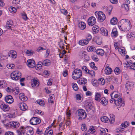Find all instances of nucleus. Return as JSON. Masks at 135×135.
Instances as JSON below:
<instances>
[{
  "mask_svg": "<svg viewBox=\"0 0 135 135\" xmlns=\"http://www.w3.org/2000/svg\"><path fill=\"white\" fill-rule=\"evenodd\" d=\"M110 95L111 98H114V104L116 105L117 107L120 108L124 105V104L122 101V99L116 92L114 91L111 93Z\"/></svg>",
  "mask_w": 135,
  "mask_h": 135,
  "instance_id": "1",
  "label": "nucleus"
},
{
  "mask_svg": "<svg viewBox=\"0 0 135 135\" xmlns=\"http://www.w3.org/2000/svg\"><path fill=\"white\" fill-rule=\"evenodd\" d=\"M118 25L119 27H120L124 31L129 30L131 29V26L130 21L126 19L122 20L118 23Z\"/></svg>",
  "mask_w": 135,
  "mask_h": 135,
  "instance_id": "2",
  "label": "nucleus"
},
{
  "mask_svg": "<svg viewBox=\"0 0 135 135\" xmlns=\"http://www.w3.org/2000/svg\"><path fill=\"white\" fill-rule=\"evenodd\" d=\"M17 132L18 135H32L33 133V129L30 127H22L18 130Z\"/></svg>",
  "mask_w": 135,
  "mask_h": 135,
  "instance_id": "3",
  "label": "nucleus"
},
{
  "mask_svg": "<svg viewBox=\"0 0 135 135\" xmlns=\"http://www.w3.org/2000/svg\"><path fill=\"white\" fill-rule=\"evenodd\" d=\"M82 74L81 70L78 69H76L74 70L73 72L72 77L73 79L77 80L82 76Z\"/></svg>",
  "mask_w": 135,
  "mask_h": 135,
  "instance_id": "4",
  "label": "nucleus"
},
{
  "mask_svg": "<svg viewBox=\"0 0 135 135\" xmlns=\"http://www.w3.org/2000/svg\"><path fill=\"white\" fill-rule=\"evenodd\" d=\"M76 114L79 117L78 118L79 120L84 119L86 117V114L84 110L79 109L76 111Z\"/></svg>",
  "mask_w": 135,
  "mask_h": 135,
  "instance_id": "5",
  "label": "nucleus"
},
{
  "mask_svg": "<svg viewBox=\"0 0 135 135\" xmlns=\"http://www.w3.org/2000/svg\"><path fill=\"white\" fill-rule=\"evenodd\" d=\"M21 73L18 71H16L12 72L11 75V77L12 79L17 80L21 77Z\"/></svg>",
  "mask_w": 135,
  "mask_h": 135,
  "instance_id": "6",
  "label": "nucleus"
},
{
  "mask_svg": "<svg viewBox=\"0 0 135 135\" xmlns=\"http://www.w3.org/2000/svg\"><path fill=\"white\" fill-rule=\"evenodd\" d=\"M95 14L96 16H98V18L101 21H104L105 18V16L102 12L96 11Z\"/></svg>",
  "mask_w": 135,
  "mask_h": 135,
  "instance_id": "7",
  "label": "nucleus"
},
{
  "mask_svg": "<svg viewBox=\"0 0 135 135\" xmlns=\"http://www.w3.org/2000/svg\"><path fill=\"white\" fill-rule=\"evenodd\" d=\"M41 122L40 119L37 117H33L30 121V124L32 125H36L40 123Z\"/></svg>",
  "mask_w": 135,
  "mask_h": 135,
  "instance_id": "8",
  "label": "nucleus"
},
{
  "mask_svg": "<svg viewBox=\"0 0 135 135\" xmlns=\"http://www.w3.org/2000/svg\"><path fill=\"white\" fill-rule=\"evenodd\" d=\"M96 21L95 18L93 16L90 17L88 20V22L89 25L92 26L94 25Z\"/></svg>",
  "mask_w": 135,
  "mask_h": 135,
  "instance_id": "9",
  "label": "nucleus"
},
{
  "mask_svg": "<svg viewBox=\"0 0 135 135\" xmlns=\"http://www.w3.org/2000/svg\"><path fill=\"white\" fill-rule=\"evenodd\" d=\"M26 64L28 67L31 68H34L35 65V61L32 59L28 60L27 61Z\"/></svg>",
  "mask_w": 135,
  "mask_h": 135,
  "instance_id": "10",
  "label": "nucleus"
},
{
  "mask_svg": "<svg viewBox=\"0 0 135 135\" xmlns=\"http://www.w3.org/2000/svg\"><path fill=\"white\" fill-rule=\"evenodd\" d=\"M5 100L6 103L9 104L13 103L14 101L12 97L10 95L6 96L5 98Z\"/></svg>",
  "mask_w": 135,
  "mask_h": 135,
  "instance_id": "11",
  "label": "nucleus"
},
{
  "mask_svg": "<svg viewBox=\"0 0 135 135\" xmlns=\"http://www.w3.org/2000/svg\"><path fill=\"white\" fill-rule=\"evenodd\" d=\"M8 56L14 59L16 58L17 56L16 52L13 50H11L8 52Z\"/></svg>",
  "mask_w": 135,
  "mask_h": 135,
  "instance_id": "12",
  "label": "nucleus"
},
{
  "mask_svg": "<svg viewBox=\"0 0 135 135\" xmlns=\"http://www.w3.org/2000/svg\"><path fill=\"white\" fill-rule=\"evenodd\" d=\"M0 108L4 112L8 111L10 109L9 107L6 105L4 103H2L1 105Z\"/></svg>",
  "mask_w": 135,
  "mask_h": 135,
  "instance_id": "13",
  "label": "nucleus"
},
{
  "mask_svg": "<svg viewBox=\"0 0 135 135\" xmlns=\"http://www.w3.org/2000/svg\"><path fill=\"white\" fill-rule=\"evenodd\" d=\"M31 85L32 87L38 86L39 85V82L38 79L36 78H34L31 81Z\"/></svg>",
  "mask_w": 135,
  "mask_h": 135,
  "instance_id": "14",
  "label": "nucleus"
},
{
  "mask_svg": "<svg viewBox=\"0 0 135 135\" xmlns=\"http://www.w3.org/2000/svg\"><path fill=\"white\" fill-rule=\"evenodd\" d=\"M19 107L20 109L22 111H25L27 109V105L24 103H20L19 104Z\"/></svg>",
  "mask_w": 135,
  "mask_h": 135,
  "instance_id": "15",
  "label": "nucleus"
},
{
  "mask_svg": "<svg viewBox=\"0 0 135 135\" xmlns=\"http://www.w3.org/2000/svg\"><path fill=\"white\" fill-rule=\"evenodd\" d=\"M100 102L104 106L107 105L108 103V100L105 97H103L100 99Z\"/></svg>",
  "mask_w": 135,
  "mask_h": 135,
  "instance_id": "16",
  "label": "nucleus"
},
{
  "mask_svg": "<svg viewBox=\"0 0 135 135\" xmlns=\"http://www.w3.org/2000/svg\"><path fill=\"white\" fill-rule=\"evenodd\" d=\"M107 65L105 67L104 70V71L106 74L108 75L112 73V70L110 67Z\"/></svg>",
  "mask_w": 135,
  "mask_h": 135,
  "instance_id": "17",
  "label": "nucleus"
},
{
  "mask_svg": "<svg viewBox=\"0 0 135 135\" xmlns=\"http://www.w3.org/2000/svg\"><path fill=\"white\" fill-rule=\"evenodd\" d=\"M19 97L21 100L23 101H26L28 99L24 95L23 93H21L19 94Z\"/></svg>",
  "mask_w": 135,
  "mask_h": 135,
  "instance_id": "18",
  "label": "nucleus"
},
{
  "mask_svg": "<svg viewBox=\"0 0 135 135\" xmlns=\"http://www.w3.org/2000/svg\"><path fill=\"white\" fill-rule=\"evenodd\" d=\"M9 125L10 127H13V128H15L18 127L20 126L19 123L17 122H13L10 123Z\"/></svg>",
  "mask_w": 135,
  "mask_h": 135,
  "instance_id": "19",
  "label": "nucleus"
},
{
  "mask_svg": "<svg viewBox=\"0 0 135 135\" xmlns=\"http://www.w3.org/2000/svg\"><path fill=\"white\" fill-rule=\"evenodd\" d=\"M102 34L104 36H107L108 35V31L107 30L103 27H102L100 29Z\"/></svg>",
  "mask_w": 135,
  "mask_h": 135,
  "instance_id": "20",
  "label": "nucleus"
},
{
  "mask_svg": "<svg viewBox=\"0 0 135 135\" xmlns=\"http://www.w3.org/2000/svg\"><path fill=\"white\" fill-rule=\"evenodd\" d=\"M89 42L86 39H83L79 41V44L82 46H84L87 45Z\"/></svg>",
  "mask_w": 135,
  "mask_h": 135,
  "instance_id": "21",
  "label": "nucleus"
},
{
  "mask_svg": "<svg viewBox=\"0 0 135 135\" xmlns=\"http://www.w3.org/2000/svg\"><path fill=\"white\" fill-rule=\"evenodd\" d=\"M93 32L94 34H95L98 33L99 30V27L97 25L94 26L92 28Z\"/></svg>",
  "mask_w": 135,
  "mask_h": 135,
  "instance_id": "22",
  "label": "nucleus"
},
{
  "mask_svg": "<svg viewBox=\"0 0 135 135\" xmlns=\"http://www.w3.org/2000/svg\"><path fill=\"white\" fill-rule=\"evenodd\" d=\"M96 52L98 55L103 56L104 53V51L102 49H98L96 50Z\"/></svg>",
  "mask_w": 135,
  "mask_h": 135,
  "instance_id": "23",
  "label": "nucleus"
},
{
  "mask_svg": "<svg viewBox=\"0 0 135 135\" xmlns=\"http://www.w3.org/2000/svg\"><path fill=\"white\" fill-rule=\"evenodd\" d=\"M13 22L12 20H9L7 22L6 25V28H11V26L13 25Z\"/></svg>",
  "mask_w": 135,
  "mask_h": 135,
  "instance_id": "24",
  "label": "nucleus"
},
{
  "mask_svg": "<svg viewBox=\"0 0 135 135\" xmlns=\"http://www.w3.org/2000/svg\"><path fill=\"white\" fill-rule=\"evenodd\" d=\"M79 26L81 30H84L86 27L85 24L84 22H81L79 23Z\"/></svg>",
  "mask_w": 135,
  "mask_h": 135,
  "instance_id": "25",
  "label": "nucleus"
},
{
  "mask_svg": "<svg viewBox=\"0 0 135 135\" xmlns=\"http://www.w3.org/2000/svg\"><path fill=\"white\" fill-rule=\"evenodd\" d=\"M110 23L111 24L114 25L116 24L117 22V18L113 17L110 20Z\"/></svg>",
  "mask_w": 135,
  "mask_h": 135,
  "instance_id": "26",
  "label": "nucleus"
},
{
  "mask_svg": "<svg viewBox=\"0 0 135 135\" xmlns=\"http://www.w3.org/2000/svg\"><path fill=\"white\" fill-rule=\"evenodd\" d=\"M118 35L117 31L115 29H114L112 30L111 33V35L113 37H116Z\"/></svg>",
  "mask_w": 135,
  "mask_h": 135,
  "instance_id": "27",
  "label": "nucleus"
},
{
  "mask_svg": "<svg viewBox=\"0 0 135 135\" xmlns=\"http://www.w3.org/2000/svg\"><path fill=\"white\" fill-rule=\"evenodd\" d=\"M50 61L49 60H46L43 61V65L48 66L50 65Z\"/></svg>",
  "mask_w": 135,
  "mask_h": 135,
  "instance_id": "28",
  "label": "nucleus"
},
{
  "mask_svg": "<svg viewBox=\"0 0 135 135\" xmlns=\"http://www.w3.org/2000/svg\"><path fill=\"white\" fill-rule=\"evenodd\" d=\"M110 118L109 120V121L110 122V124H112L114 122L115 116L114 115H112L110 116Z\"/></svg>",
  "mask_w": 135,
  "mask_h": 135,
  "instance_id": "29",
  "label": "nucleus"
},
{
  "mask_svg": "<svg viewBox=\"0 0 135 135\" xmlns=\"http://www.w3.org/2000/svg\"><path fill=\"white\" fill-rule=\"evenodd\" d=\"M6 83L5 81H0V86L1 87L4 88L6 86Z\"/></svg>",
  "mask_w": 135,
  "mask_h": 135,
  "instance_id": "30",
  "label": "nucleus"
},
{
  "mask_svg": "<svg viewBox=\"0 0 135 135\" xmlns=\"http://www.w3.org/2000/svg\"><path fill=\"white\" fill-rule=\"evenodd\" d=\"M125 48L123 47H121L118 49V51L123 55L125 54Z\"/></svg>",
  "mask_w": 135,
  "mask_h": 135,
  "instance_id": "31",
  "label": "nucleus"
},
{
  "mask_svg": "<svg viewBox=\"0 0 135 135\" xmlns=\"http://www.w3.org/2000/svg\"><path fill=\"white\" fill-rule=\"evenodd\" d=\"M18 88L17 87L13 88V89L12 93L15 95H17L19 93Z\"/></svg>",
  "mask_w": 135,
  "mask_h": 135,
  "instance_id": "32",
  "label": "nucleus"
},
{
  "mask_svg": "<svg viewBox=\"0 0 135 135\" xmlns=\"http://www.w3.org/2000/svg\"><path fill=\"white\" fill-rule=\"evenodd\" d=\"M123 65L125 67H130L131 65H133V64L129 61H127L124 63Z\"/></svg>",
  "mask_w": 135,
  "mask_h": 135,
  "instance_id": "33",
  "label": "nucleus"
},
{
  "mask_svg": "<svg viewBox=\"0 0 135 135\" xmlns=\"http://www.w3.org/2000/svg\"><path fill=\"white\" fill-rule=\"evenodd\" d=\"M86 108L87 110H90L92 108V106L91 103H87L85 105Z\"/></svg>",
  "mask_w": 135,
  "mask_h": 135,
  "instance_id": "34",
  "label": "nucleus"
},
{
  "mask_svg": "<svg viewBox=\"0 0 135 135\" xmlns=\"http://www.w3.org/2000/svg\"><path fill=\"white\" fill-rule=\"evenodd\" d=\"M95 100L96 101L98 100L101 97V95L100 93H96L95 95Z\"/></svg>",
  "mask_w": 135,
  "mask_h": 135,
  "instance_id": "35",
  "label": "nucleus"
},
{
  "mask_svg": "<svg viewBox=\"0 0 135 135\" xmlns=\"http://www.w3.org/2000/svg\"><path fill=\"white\" fill-rule=\"evenodd\" d=\"M9 10L11 13H15L17 9L16 8L11 7L9 8Z\"/></svg>",
  "mask_w": 135,
  "mask_h": 135,
  "instance_id": "36",
  "label": "nucleus"
},
{
  "mask_svg": "<svg viewBox=\"0 0 135 135\" xmlns=\"http://www.w3.org/2000/svg\"><path fill=\"white\" fill-rule=\"evenodd\" d=\"M101 121L103 122H107L109 121V118L107 117L106 116H104L102 117L101 118Z\"/></svg>",
  "mask_w": 135,
  "mask_h": 135,
  "instance_id": "37",
  "label": "nucleus"
},
{
  "mask_svg": "<svg viewBox=\"0 0 135 135\" xmlns=\"http://www.w3.org/2000/svg\"><path fill=\"white\" fill-rule=\"evenodd\" d=\"M87 50L88 51H96L95 48L94 47L92 46H89L87 47Z\"/></svg>",
  "mask_w": 135,
  "mask_h": 135,
  "instance_id": "38",
  "label": "nucleus"
},
{
  "mask_svg": "<svg viewBox=\"0 0 135 135\" xmlns=\"http://www.w3.org/2000/svg\"><path fill=\"white\" fill-rule=\"evenodd\" d=\"M87 73L89 74L92 77H94L95 73L93 70H88V71Z\"/></svg>",
  "mask_w": 135,
  "mask_h": 135,
  "instance_id": "39",
  "label": "nucleus"
},
{
  "mask_svg": "<svg viewBox=\"0 0 135 135\" xmlns=\"http://www.w3.org/2000/svg\"><path fill=\"white\" fill-rule=\"evenodd\" d=\"M25 52L28 55H31L33 54V52L28 50H25Z\"/></svg>",
  "mask_w": 135,
  "mask_h": 135,
  "instance_id": "40",
  "label": "nucleus"
},
{
  "mask_svg": "<svg viewBox=\"0 0 135 135\" xmlns=\"http://www.w3.org/2000/svg\"><path fill=\"white\" fill-rule=\"evenodd\" d=\"M72 86L74 89L75 91H77L78 90V88L76 83H73Z\"/></svg>",
  "mask_w": 135,
  "mask_h": 135,
  "instance_id": "41",
  "label": "nucleus"
},
{
  "mask_svg": "<svg viewBox=\"0 0 135 135\" xmlns=\"http://www.w3.org/2000/svg\"><path fill=\"white\" fill-rule=\"evenodd\" d=\"M120 69L118 67H117L115 68L114 70V72L115 74L118 75L120 73Z\"/></svg>",
  "mask_w": 135,
  "mask_h": 135,
  "instance_id": "42",
  "label": "nucleus"
},
{
  "mask_svg": "<svg viewBox=\"0 0 135 135\" xmlns=\"http://www.w3.org/2000/svg\"><path fill=\"white\" fill-rule=\"evenodd\" d=\"M128 125V124L127 122H125L124 123L121 124V127L122 129H123L126 127Z\"/></svg>",
  "mask_w": 135,
  "mask_h": 135,
  "instance_id": "43",
  "label": "nucleus"
},
{
  "mask_svg": "<svg viewBox=\"0 0 135 135\" xmlns=\"http://www.w3.org/2000/svg\"><path fill=\"white\" fill-rule=\"evenodd\" d=\"M7 68L9 69H13L15 67V65L14 64H8L7 65Z\"/></svg>",
  "mask_w": 135,
  "mask_h": 135,
  "instance_id": "44",
  "label": "nucleus"
},
{
  "mask_svg": "<svg viewBox=\"0 0 135 135\" xmlns=\"http://www.w3.org/2000/svg\"><path fill=\"white\" fill-rule=\"evenodd\" d=\"M89 130L90 131H91L90 133L92 134L95 131L94 127L92 126L90 127Z\"/></svg>",
  "mask_w": 135,
  "mask_h": 135,
  "instance_id": "45",
  "label": "nucleus"
},
{
  "mask_svg": "<svg viewBox=\"0 0 135 135\" xmlns=\"http://www.w3.org/2000/svg\"><path fill=\"white\" fill-rule=\"evenodd\" d=\"M92 58L93 60L94 61H98L99 60V59L97 55H93L92 56Z\"/></svg>",
  "mask_w": 135,
  "mask_h": 135,
  "instance_id": "46",
  "label": "nucleus"
},
{
  "mask_svg": "<svg viewBox=\"0 0 135 135\" xmlns=\"http://www.w3.org/2000/svg\"><path fill=\"white\" fill-rule=\"evenodd\" d=\"M60 11L64 15H66L68 13V12L66 10L64 9H61Z\"/></svg>",
  "mask_w": 135,
  "mask_h": 135,
  "instance_id": "47",
  "label": "nucleus"
},
{
  "mask_svg": "<svg viewBox=\"0 0 135 135\" xmlns=\"http://www.w3.org/2000/svg\"><path fill=\"white\" fill-rule=\"evenodd\" d=\"M36 103L39 104L40 105H42L44 103V102L42 100H37L36 102Z\"/></svg>",
  "mask_w": 135,
  "mask_h": 135,
  "instance_id": "48",
  "label": "nucleus"
},
{
  "mask_svg": "<svg viewBox=\"0 0 135 135\" xmlns=\"http://www.w3.org/2000/svg\"><path fill=\"white\" fill-rule=\"evenodd\" d=\"M81 129L83 131H85L87 130V128L86 125L85 124H82V125Z\"/></svg>",
  "mask_w": 135,
  "mask_h": 135,
  "instance_id": "49",
  "label": "nucleus"
},
{
  "mask_svg": "<svg viewBox=\"0 0 135 135\" xmlns=\"http://www.w3.org/2000/svg\"><path fill=\"white\" fill-rule=\"evenodd\" d=\"M82 69L83 71H84L86 73H88V70H89L86 66H83L82 67Z\"/></svg>",
  "mask_w": 135,
  "mask_h": 135,
  "instance_id": "50",
  "label": "nucleus"
},
{
  "mask_svg": "<svg viewBox=\"0 0 135 135\" xmlns=\"http://www.w3.org/2000/svg\"><path fill=\"white\" fill-rule=\"evenodd\" d=\"M45 49L43 47H38L36 50V51L38 52H41L44 50H45Z\"/></svg>",
  "mask_w": 135,
  "mask_h": 135,
  "instance_id": "51",
  "label": "nucleus"
},
{
  "mask_svg": "<svg viewBox=\"0 0 135 135\" xmlns=\"http://www.w3.org/2000/svg\"><path fill=\"white\" fill-rule=\"evenodd\" d=\"M100 134L102 135H104L105 133V131L104 129L101 128L100 130Z\"/></svg>",
  "mask_w": 135,
  "mask_h": 135,
  "instance_id": "52",
  "label": "nucleus"
},
{
  "mask_svg": "<svg viewBox=\"0 0 135 135\" xmlns=\"http://www.w3.org/2000/svg\"><path fill=\"white\" fill-rule=\"evenodd\" d=\"M13 89L12 88L8 87L6 89V90L8 92H11L12 93Z\"/></svg>",
  "mask_w": 135,
  "mask_h": 135,
  "instance_id": "53",
  "label": "nucleus"
},
{
  "mask_svg": "<svg viewBox=\"0 0 135 135\" xmlns=\"http://www.w3.org/2000/svg\"><path fill=\"white\" fill-rule=\"evenodd\" d=\"M92 38V37L91 35L89 34L88 35V36L86 37V40L87 41H88V42H89V41H90Z\"/></svg>",
  "mask_w": 135,
  "mask_h": 135,
  "instance_id": "54",
  "label": "nucleus"
},
{
  "mask_svg": "<svg viewBox=\"0 0 135 135\" xmlns=\"http://www.w3.org/2000/svg\"><path fill=\"white\" fill-rule=\"evenodd\" d=\"M124 8L126 11H128L129 10V7L127 4H125L124 5Z\"/></svg>",
  "mask_w": 135,
  "mask_h": 135,
  "instance_id": "55",
  "label": "nucleus"
},
{
  "mask_svg": "<svg viewBox=\"0 0 135 135\" xmlns=\"http://www.w3.org/2000/svg\"><path fill=\"white\" fill-rule=\"evenodd\" d=\"M81 80H82V82H83V84H85L87 83V80L85 78H81Z\"/></svg>",
  "mask_w": 135,
  "mask_h": 135,
  "instance_id": "56",
  "label": "nucleus"
},
{
  "mask_svg": "<svg viewBox=\"0 0 135 135\" xmlns=\"http://www.w3.org/2000/svg\"><path fill=\"white\" fill-rule=\"evenodd\" d=\"M22 18L25 20H27L28 19V18L26 14V13L23 14L22 15Z\"/></svg>",
  "mask_w": 135,
  "mask_h": 135,
  "instance_id": "57",
  "label": "nucleus"
},
{
  "mask_svg": "<svg viewBox=\"0 0 135 135\" xmlns=\"http://www.w3.org/2000/svg\"><path fill=\"white\" fill-rule=\"evenodd\" d=\"M131 84L129 82H128L127 83L126 85V88H127V89L128 90V88L130 87L131 86Z\"/></svg>",
  "mask_w": 135,
  "mask_h": 135,
  "instance_id": "58",
  "label": "nucleus"
},
{
  "mask_svg": "<svg viewBox=\"0 0 135 135\" xmlns=\"http://www.w3.org/2000/svg\"><path fill=\"white\" fill-rule=\"evenodd\" d=\"M76 98L77 100H81V95L78 94L76 95Z\"/></svg>",
  "mask_w": 135,
  "mask_h": 135,
  "instance_id": "59",
  "label": "nucleus"
},
{
  "mask_svg": "<svg viewBox=\"0 0 135 135\" xmlns=\"http://www.w3.org/2000/svg\"><path fill=\"white\" fill-rule=\"evenodd\" d=\"M110 2L113 4H116L118 3V0H110Z\"/></svg>",
  "mask_w": 135,
  "mask_h": 135,
  "instance_id": "60",
  "label": "nucleus"
},
{
  "mask_svg": "<svg viewBox=\"0 0 135 135\" xmlns=\"http://www.w3.org/2000/svg\"><path fill=\"white\" fill-rule=\"evenodd\" d=\"M5 135H13V133L12 132H8L5 133Z\"/></svg>",
  "mask_w": 135,
  "mask_h": 135,
  "instance_id": "61",
  "label": "nucleus"
},
{
  "mask_svg": "<svg viewBox=\"0 0 135 135\" xmlns=\"http://www.w3.org/2000/svg\"><path fill=\"white\" fill-rule=\"evenodd\" d=\"M52 79H50L47 83V84L48 85H51L52 84Z\"/></svg>",
  "mask_w": 135,
  "mask_h": 135,
  "instance_id": "62",
  "label": "nucleus"
},
{
  "mask_svg": "<svg viewBox=\"0 0 135 135\" xmlns=\"http://www.w3.org/2000/svg\"><path fill=\"white\" fill-rule=\"evenodd\" d=\"M36 132L37 134H41L43 133H42V131H39L38 129H37L36 130Z\"/></svg>",
  "mask_w": 135,
  "mask_h": 135,
  "instance_id": "63",
  "label": "nucleus"
},
{
  "mask_svg": "<svg viewBox=\"0 0 135 135\" xmlns=\"http://www.w3.org/2000/svg\"><path fill=\"white\" fill-rule=\"evenodd\" d=\"M53 133V131L52 130L49 131L47 133V135H52Z\"/></svg>",
  "mask_w": 135,
  "mask_h": 135,
  "instance_id": "64",
  "label": "nucleus"
}]
</instances>
